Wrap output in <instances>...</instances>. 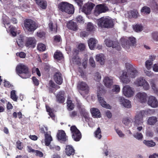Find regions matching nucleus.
Wrapping results in <instances>:
<instances>
[{
    "label": "nucleus",
    "instance_id": "obj_36",
    "mask_svg": "<svg viewBox=\"0 0 158 158\" xmlns=\"http://www.w3.org/2000/svg\"><path fill=\"white\" fill-rule=\"evenodd\" d=\"M143 143L145 145L148 147H152L155 146L156 145V143L152 140H144Z\"/></svg>",
    "mask_w": 158,
    "mask_h": 158
},
{
    "label": "nucleus",
    "instance_id": "obj_17",
    "mask_svg": "<svg viewBox=\"0 0 158 158\" xmlns=\"http://www.w3.org/2000/svg\"><path fill=\"white\" fill-rule=\"evenodd\" d=\"M149 105L152 107H156L158 106V102L155 97L150 96L148 102Z\"/></svg>",
    "mask_w": 158,
    "mask_h": 158
},
{
    "label": "nucleus",
    "instance_id": "obj_38",
    "mask_svg": "<svg viewBox=\"0 0 158 158\" xmlns=\"http://www.w3.org/2000/svg\"><path fill=\"white\" fill-rule=\"evenodd\" d=\"M72 60L76 64L78 65L81 64V59L78 55H73Z\"/></svg>",
    "mask_w": 158,
    "mask_h": 158
},
{
    "label": "nucleus",
    "instance_id": "obj_27",
    "mask_svg": "<svg viewBox=\"0 0 158 158\" xmlns=\"http://www.w3.org/2000/svg\"><path fill=\"white\" fill-rule=\"evenodd\" d=\"M107 18L104 17H101L98 20V25L99 27L102 28H105L106 22H107L106 21Z\"/></svg>",
    "mask_w": 158,
    "mask_h": 158
},
{
    "label": "nucleus",
    "instance_id": "obj_23",
    "mask_svg": "<svg viewBox=\"0 0 158 158\" xmlns=\"http://www.w3.org/2000/svg\"><path fill=\"white\" fill-rule=\"evenodd\" d=\"M90 113L93 118H100L101 117L99 110L96 108H92L90 110Z\"/></svg>",
    "mask_w": 158,
    "mask_h": 158
},
{
    "label": "nucleus",
    "instance_id": "obj_55",
    "mask_svg": "<svg viewBox=\"0 0 158 158\" xmlns=\"http://www.w3.org/2000/svg\"><path fill=\"white\" fill-rule=\"evenodd\" d=\"M77 111L73 110L69 112V116L72 118H73L77 115Z\"/></svg>",
    "mask_w": 158,
    "mask_h": 158
},
{
    "label": "nucleus",
    "instance_id": "obj_40",
    "mask_svg": "<svg viewBox=\"0 0 158 158\" xmlns=\"http://www.w3.org/2000/svg\"><path fill=\"white\" fill-rule=\"evenodd\" d=\"M157 118L156 117L152 116L149 118L148 120V124L153 125L157 122Z\"/></svg>",
    "mask_w": 158,
    "mask_h": 158
},
{
    "label": "nucleus",
    "instance_id": "obj_62",
    "mask_svg": "<svg viewBox=\"0 0 158 158\" xmlns=\"http://www.w3.org/2000/svg\"><path fill=\"white\" fill-rule=\"evenodd\" d=\"M120 88L118 85H114L113 86V88L112 89V92H116L118 93L119 92Z\"/></svg>",
    "mask_w": 158,
    "mask_h": 158
},
{
    "label": "nucleus",
    "instance_id": "obj_51",
    "mask_svg": "<svg viewBox=\"0 0 158 158\" xmlns=\"http://www.w3.org/2000/svg\"><path fill=\"white\" fill-rule=\"evenodd\" d=\"M94 26L91 23H89L87 25V30L88 31H93Z\"/></svg>",
    "mask_w": 158,
    "mask_h": 158
},
{
    "label": "nucleus",
    "instance_id": "obj_31",
    "mask_svg": "<svg viewBox=\"0 0 158 158\" xmlns=\"http://www.w3.org/2000/svg\"><path fill=\"white\" fill-rule=\"evenodd\" d=\"M96 60L99 62L100 64L102 65L104 64L105 62L104 56L103 54H99L96 56Z\"/></svg>",
    "mask_w": 158,
    "mask_h": 158
},
{
    "label": "nucleus",
    "instance_id": "obj_3",
    "mask_svg": "<svg viewBox=\"0 0 158 158\" xmlns=\"http://www.w3.org/2000/svg\"><path fill=\"white\" fill-rule=\"evenodd\" d=\"M24 25L27 31L32 33H33L38 27L37 24L35 21L28 19L24 20Z\"/></svg>",
    "mask_w": 158,
    "mask_h": 158
},
{
    "label": "nucleus",
    "instance_id": "obj_58",
    "mask_svg": "<svg viewBox=\"0 0 158 158\" xmlns=\"http://www.w3.org/2000/svg\"><path fill=\"white\" fill-rule=\"evenodd\" d=\"M54 41L56 43H58L62 40L60 35H56L54 36Z\"/></svg>",
    "mask_w": 158,
    "mask_h": 158
},
{
    "label": "nucleus",
    "instance_id": "obj_61",
    "mask_svg": "<svg viewBox=\"0 0 158 158\" xmlns=\"http://www.w3.org/2000/svg\"><path fill=\"white\" fill-rule=\"evenodd\" d=\"M17 56H19L21 58H25L26 54L23 52H17L16 53Z\"/></svg>",
    "mask_w": 158,
    "mask_h": 158
},
{
    "label": "nucleus",
    "instance_id": "obj_11",
    "mask_svg": "<svg viewBox=\"0 0 158 158\" xmlns=\"http://www.w3.org/2000/svg\"><path fill=\"white\" fill-rule=\"evenodd\" d=\"M136 39L134 37H130L128 38V40L126 41L125 42L122 44L123 47L126 49H128L130 46H134L136 44Z\"/></svg>",
    "mask_w": 158,
    "mask_h": 158
},
{
    "label": "nucleus",
    "instance_id": "obj_10",
    "mask_svg": "<svg viewBox=\"0 0 158 158\" xmlns=\"http://www.w3.org/2000/svg\"><path fill=\"white\" fill-rule=\"evenodd\" d=\"M77 88L79 91H84L87 94L89 91V87L86 82L84 81H79L77 84Z\"/></svg>",
    "mask_w": 158,
    "mask_h": 158
},
{
    "label": "nucleus",
    "instance_id": "obj_30",
    "mask_svg": "<svg viewBox=\"0 0 158 158\" xmlns=\"http://www.w3.org/2000/svg\"><path fill=\"white\" fill-rule=\"evenodd\" d=\"M68 5H70L69 3L67 2H62L58 5L59 10L62 12H64Z\"/></svg>",
    "mask_w": 158,
    "mask_h": 158
},
{
    "label": "nucleus",
    "instance_id": "obj_33",
    "mask_svg": "<svg viewBox=\"0 0 158 158\" xmlns=\"http://www.w3.org/2000/svg\"><path fill=\"white\" fill-rule=\"evenodd\" d=\"M106 21L107 22H106V23L105 28H111L114 27V22L112 19L107 18Z\"/></svg>",
    "mask_w": 158,
    "mask_h": 158
},
{
    "label": "nucleus",
    "instance_id": "obj_46",
    "mask_svg": "<svg viewBox=\"0 0 158 158\" xmlns=\"http://www.w3.org/2000/svg\"><path fill=\"white\" fill-rule=\"evenodd\" d=\"M134 30L137 32H140L143 30V26L141 25L136 24L133 27Z\"/></svg>",
    "mask_w": 158,
    "mask_h": 158
},
{
    "label": "nucleus",
    "instance_id": "obj_29",
    "mask_svg": "<svg viewBox=\"0 0 158 158\" xmlns=\"http://www.w3.org/2000/svg\"><path fill=\"white\" fill-rule=\"evenodd\" d=\"M97 41L93 38H90L88 41V44L90 49L93 50L95 48Z\"/></svg>",
    "mask_w": 158,
    "mask_h": 158
},
{
    "label": "nucleus",
    "instance_id": "obj_4",
    "mask_svg": "<svg viewBox=\"0 0 158 158\" xmlns=\"http://www.w3.org/2000/svg\"><path fill=\"white\" fill-rule=\"evenodd\" d=\"M147 112L144 110L140 111L137 112L135 117L134 125L136 126L141 125L143 123V118Z\"/></svg>",
    "mask_w": 158,
    "mask_h": 158
},
{
    "label": "nucleus",
    "instance_id": "obj_16",
    "mask_svg": "<svg viewBox=\"0 0 158 158\" xmlns=\"http://www.w3.org/2000/svg\"><path fill=\"white\" fill-rule=\"evenodd\" d=\"M36 41L34 37L27 38L26 40L25 45L27 47L34 48L36 44Z\"/></svg>",
    "mask_w": 158,
    "mask_h": 158
},
{
    "label": "nucleus",
    "instance_id": "obj_53",
    "mask_svg": "<svg viewBox=\"0 0 158 158\" xmlns=\"http://www.w3.org/2000/svg\"><path fill=\"white\" fill-rule=\"evenodd\" d=\"M130 122L131 121L130 118H124L123 120V123L126 126H128Z\"/></svg>",
    "mask_w": 158,
    "mask_h": 158
},
{
    "label": "nucleus",
    "instance_id": "obj_57",
    "mask_svg": "<svg viewBox=\"0 0 158 158\" xmlns=\"http://www.w3.org/2000/svg\"><path fill=\"white\" fill-rule=\"evenodd\" d=\"M32 80L33 84L36 86H38L39 84V82L38 80L35 77L33 76L32 77Z\"/></svg>",
    "mask_w": 158,
    "mask_h": 158
},
{
    "label": "nucleus",
    "instance_id": "obj_37",
    "mask_svg": "<svg viewBox=\"0 0 158 158\" xmlns=\"http://www.w3.org/2000/svg\"><path fill=\"white\" fill-rule=\"evenodd\" d=\"M23 38L20 36L16 40V42L19 48H22L23 46Z\"/></svg>",
    "mask_w": 158,
    "mask_h": 158
},
{
    "label": "nucleus",
    "instance_id": "obj_41",
    "mask_svg": "<svg viewBox=\"0 0 158 158\" xmlns=\"http://www.w3.org/2000/svg\"><path fill=\"white\" fill-rule=\"evenodd\" d=\"M101 131L99 127L97 128V130L94 132V135L95 137L100 139L102 137L101 135Z\"/></svg>",
    "mask_w": 158,
    "mask_h": 158
},
{
    "label": "nucleus",
    "instance_id": "obj_15",
    "mask_svg": "<svg viewBox=\"0 0 158 158\" xmlns=\"http://www.w3.org/2000/svg\"><path fill=\"white\" fill-rule=\"evenodd\" d=\"M136 99L141 103L146 102L147 100V94L143 92L138 93L135 96Z\"/></svg>",
    "mask_w": 158,
    "mask_h": 158
},
{
    "label": "nucleus",
    "instance_id": "obj_18",
    "mask_svg": "<svg viewBox=\"0 0 158 158\" xmlns=\"http://www.w3.org/2000/svg\"><path fill=\"white\" fill-rule=\"evenodd\" d=\"M54 79L55 82L59 85H61L63 81V79L62 74L59 72H57L55 73L54 75Z\"/></svg>",
    "mask_w": 158,
    "mask_h": 158
},
{
    "label": "nucleus",
    "instance_id": "obj_39",
    "mask_svg": "<svg viewBox=\"0 0 158 158\" xmlns=\"http://www.w3.org/2000/svg\"><path fill=\"white\" fill-rule=\"evenodd\" d=\"M67 104V108L69 111L73 110L74 108V104L72 103V100L68 99Z\"/></svg>",
    "mask_w": 158,
    "mask_h": 158
},
{
    "label": "nucleus",
    "instance_id": "obj_1",
    "mask_svg": "<svg viewBox=\"0 0 158 158\" xmlns=\"http://www.w3.org/2000/svg\"><path fill=\"white\" fill-rule=\"evenodd\" d=\"M129 66V68L127 70V72L123 71L122 75L120 76V79L122 82L125 84H127L130 81V77L134 78L137 75L138 72L135 69L133 68L132 66L129 64H127V67Z\"/></svg>",
    "mask_w": 158,
    "mask_h": 158
},
{
    "label": "nucleus",
    "instance_id": "obj_2",
    "mask_svg": "<svg viewBox=\"0 0 158 158\" xmlns=\"http://www.w3.org/2000/svg\"><path fill=\"white\" fill-rule=\"evenodd\" d=\"M16 71L19 76L23 79L28 78L31 76L28 67L23 64L18 65L16 67Z\"/></svg>",
    "mask_w": 158,
    "mask_h": 158
},
{
    "label": "nucleus",
    "instance_id": "obj_7",
    "mask_svg": "<svg viewBox=\"0 0 158 158\" xmlns=\"http://www.w3.org/2000/svg\"><path fill=\"white\" fill-rule=\"evenodd\" d=\"M77 107L81 116L84 118L86 121H88L90 119L89 113L87 112L85 106L80 104L77 105Z\"/></svg>",
    "mask_w": 158,
    "mask_h": 158
},
{
    "label": "nucleus",
    "instance_id": "obj_45",
    "mask_svg": "<svg viewBox=\"0 0 158 158\" xmlns=\"http://www.w3.org/2000/svg\"><path fill=\"white\" fill-rule=\"evenodd\" d=\"M38 49L40 51H44L46 49V47L45 44L42 43L39 44L37 46Z\"/></svg>",
    "mask_w": 158,
    "mask_h": 158
},
{
    "label": "nucleus",
    "instance_id": "obj_12",
    "mask_svg": "<svg viewBox=\"0 0 158 158\" xmlns=\"http://www.w3.org/2000/svg\"><path fill=\"white\" fill-rule=\"evenodd\" d=\"M95 6V5L92 2L86 3L83 6L82 11L86 15L89 14Z\"/></svg>",
    "mask_w": 158,
    "mask_h": 158
},
{
    "label": "nucleus",
    "instance_id": "obj_44",
    "mask_svg": "<svg viewBox=\"0 0 158 158\" xmlns=\"http://www.w3.org/2000/svg\"><path fill=\"white\" fill-rule=\"evenodd\" d=\"M134 137L136 139L139 140H141L143 138L142 134L140 132H137L133 135Z\"/></svg>",
    "mask_w": 158,
    "mask_h": 158
},
{
    "label": "nucleus",
    "instance_id": "obj_50",
    "mask_svg": "<svg viewBox=\"0 0 158 158\" xmlns=\"http://www.w3.org/2000/svg\"><path fill=\"white\" fill-rule=\"evenodd\" d=\"M152 64V62L151 60H148L146 61L145 62V66L149 70L151 69Z\"/></svg>",
    "mask_w": 158,
    "mask_h": 158
},
{
    "label": "nucleus",
    "instance_id": "obj_32",
    "mask_svg": "<svg viewBox=\"0 0 158 158\" xmlns=\"http://www.w3.org/2000/svg\"><path fill=\"white\" fill-rule=\"evenodd\" d=\"M54 58L57 60H60L63 58L62 53L59 51H56L54 55Z\"/></svg>",
    "mask_w": 158,
    "mask_h": 158
},
{
    "label": "nucleus",
    "instance_id": "obj_19",
    "mask_svg": "<svg viewBox=\"0 0 158 158\" xmlns=\"http://www.w3.org/2000/svg\"><path fill=\"white\" fill-rule=\"evenodd\" d=\"M57 137L59 140L62 142H65L67 140L66 134L63 130H59L57 135Z\"/></svg>",
    "mask_w": 158,
    "mask_h": 158
},
{
    "label": "nucleus",
    "instance_id": "obj_60",
    "mask_svg": "<svg viewBox=\"0 0 158 158\" xmlns=\"http://www.w3.org/2000/svg\"><path fill=\"white\" fill-rule=\"evenodd\" d=\"M89 62L90 64L92 67L93 68L95 67L96 65L93 57H91L89 59Z\"/></svg>",
    "mask_w": 158,
    "mask_h": 158
},
{
    "label": "nucleus",
    "instance_id": "obj_24",
    "mask_svg": "<svg viewBox=\"0 0 158 158\" xmlns=\"http://www.w3.org/2000/svg\"><path fill=\"white\" fill-rule=\"evenodd\" d=\"M44 133L45 135V145L49 146L50 144L51 141H52V138L50 134H49L48 132H45L44 131Z\"/></svg>",
    "mask_w": 158,
    "mask_h": 158
},
{
    "label": "nucleus",
    "instance_id": "obj_63",
    "mask_svg": "<svg viewBox=\"0 0 158 158\" xmlns=\"http://www.w3.org/2000/svg\"><path fill=\"white\" fill-rule=\"evenodd\" d=\"M152 88L153 90L155 92L158 91V89L156 87V85L154 81H152L151 83Z\"/></svg>",
    "mask_w": 158,
    "mask_h": 158
},
{
    "label": "nucleus",
    "instance_id": "obj_25",
    "mask_svg": "<svg viewBox=\"0 0 158 158\" xmlns=\"http://www.w3.org/2000/svg\"><path fill=\"white\" fill-rule=\"evenodd\" d=\"M65 153L68 156L73 155L75 154V150L70 145H67L65 149Z\"/></svg>",
    "mask_w": 158,
    "mask_h": 158
},
{
    "label": "nucleus",
    "instance_id": "obj_5",
    "mask_svg": "<svg viewBox=\"0 0 158 158\" xmlns=\"http://www.w3.org/2000/svg\"><path fill=\"white\" fill-rule=\"evenodd\" d=\"M135 83L137 86L142 87L144 90H148L150 88L148 83L143 77H140L138 78Z\"/></svg>",
    "mask_w": 158,
    "mask_h": 158
},
{
    "label": "nucleus",
    "instance_id": "obj_6",
    "mask_svg": "<svg viewBox=\"0 0 158 158\" xmlns=\"http://www.w3.org/2000/svg\"><path fill=\"white\" fill-rule=\"evenodd\" d=\"M70 131L72 134V137L76 141H79L81 138V134L80 131L75 125L72 126Z\"/></svg>",
    "mask_w": 158,
    "mask_h": 158
},
{
    "label": "nucleus",
    "instance_id": "obj_54",
    "mask_svg": "<svg viewBox=\"0 0 158 158\" xmlns=\"http://www.w3.org/2000/svg\"><path fill=\"white\" fill-rule=\"evenodd\" d=\"M131 14L132 17L135 18H136L138 17V13L137 10H133L131 12Z\"/></svg>",
    "mask_w": 158,
    "mask_h": 158
},
{
    "label": "nucleus",
    "instance_id": "obj_64",
    "mask_svg": "<svg viewBox=\"0 0 158 158\" xmlns=\"http://www.w3.org/2000/svg\"><path fill=\"white\" fill-rule=\"evenodd\" d=\"M153 39L156 40L158 41V33L157 32H153L152 34Z\"/></svg>",
    "mask_w": 158,
    "mask_h": 158
},
{
    "label": "nucleus",
    "instance_id": "obj_47",
    "mask_svg": "<svg viewBox=\"0 0 158 158\" xmlns=\"http://www.w3.org/2000/svg\"><path fill=\"white\" fill-rule=\"evenodd\" d=\"M101 75L98 72H97L95 73L94 77L95 80L97 81H99L101 80Z\"/></svg>",
    "mask_w": 158,
    "mask_h": 158
},
{
    "label": "nucleus",
    "instance_id": "obj_22",
    "mask_svg": "<svg viewBox=\"0 0 158 158\" xmlns=\"http://www.w3.org/2000/svg\"><path fill=\"white\" fill-rule=\"evenodd\" d=\"M67 26L68 29L73 31H76L78 29V27L76 23L72 20H70L67 23Z\"/></svg>",
    "mask_w": 158,
    "mask_h": 158
},
{
    "label": "nucleus",
    "instance_id": "obj_26",
    "mask_svg": "<svg viewBox=\"0 0 158 158\" xmlns=\"http://www.w3.org/2000/svg\"><path fill=\"white\" fill-rule=\"evenodd\" d=\"M48 27L49 30L53 33H56L57 32V26L56 23H53L52 21H50L48 24Z\"/></svg>",
    "mask_w": 158,
    "mask_h": 158
},
{
    "label": "nucleus",
    "instance_id": "obj_48",
    "mask_svg": "<svg viewBox=\"0 0 158 158\" xmlns=\"http://www.w3.org/2000/svg\"><path fill=\"white\" fill-rule=\"evenodd\" d=\"M46 33L45 32L40 31L37 32L36 33L37 36L41 38L44 37Z\"/></svg>",
    "mask_w": 158,
    "mask_h": 158
},
{
    "label": "nucleus",
    "instance_id": "obj_21",
    "mask_svg": "<svg viewBox=\"0 0 158 158\" xmlns=\"http://www.w3.org/2000/svg\"><path fill=\"white\" fill-rule=\"evenodd\" d=\"M119 101L120 103L122 104L125 107L127 108L131 107V102L129 100L126 99L124 98L120 97L119 98Z\"/></svg>",
    "mask_w": 158,
    "mask_h": 158
},
{
    "label": "nucleus",
    "instance_id": "obj_56",
    "mask_svg": "<svg viewBox=\"0 0 158 158\" xmlns=\"http://www.w3.org/2000/svg\"><path fill=\"white\" fill-rule=\"evenodd\" d=\"M16 147L19 150H21L23 148V145L22 142L19 140L16 143Z\"/></svg>",
    "mask_w": 158,
    "mask_h": 158
},
{
    "label": "nucleus",
    "instance_id": "obj_13",
    "mask_svg": "<svg viewBox=\"0 0 158 158\" xmlns=\"http://www.w3.org/2000/svg\"><path fill=\"white\" fill-rule=\"evenodd\" d=\"M123 94L127 97H131L133 96L134 94V91L128 85L124 86L123 90Z\"/></svg>",
    "mask_w": 158,
    "mask_h": 158
},
{
    "label": "nucleus",
    "instance_id": "obj_52",
    "mask_svg": "<svg viewBox=\"0 0 158 158\" xmlns=\"http://www.w3.org/2000/svg\"><path fill=\"white\" fill-rule=\"evenodd\" d=\"M50 148L51 150H52L54 151H59L60 149V146H58L53 145L52 146L50 145Z\"/></svg>",
    "mask_w": 158,
    "mask_h": 158
},
{
    "label": "nucleus",
    "instance_id": "obj_14",
    "mask_svg": "<svg viewBox=\"0 0 158 158\" xmlns=\"http://www.w3.org/2000/svg\"><path fill=\"white\" fill-rule=\"evenodd\" d=\"M65 92L63 91L59 92L56 95V101L59 104L63 103L65 101Z\"/></svg>",
    "mask_w": 158,
    "mask_h": 158
},
{
    "label": "nucleus",
    "instance_id": "obj_34",
    "mask_svg": "<svg viewBox=\"0 0 158 158\" xmlns=\"http://www.w3.org/2000/svg\"><path fill=\"white\" fill-rule=\"evenodd\" d=\"M148 6L152 9L158 10V5L156 3L155 0H150Z\"/></svg>",
    "mask_w": 158,
    "mask_h": 158
},
{
    "label": "nucleus",
    "instance_id": "obj_43",
    "mask_svg": "<svg viewBox=\"0 0 158 158\" xmlns=\"http://www.w3.org/2000/svg\"><path fill=\"white\" fill-rule=\"evenodd\" d=\"M15 91V90H12L10 92V98L14 101L16 102L18 99V97H17Z\"/></svg>",
    "mask_w": 158,
    "mask_h": 158
},
{
    "label": "nucleus",
    "instance_id": "obj_35",
    "mask_svg": "<svg viewBox=\"0 0 158 158\" xmlns=\"http://www.w3.org/2000/svg\"><path fill=\"white\" fill-rule=\"evenodd\" d=\"M69 5L67 6L64 12L69 14H72L74 12V8L72 5L69 4Z\"/></svg>",
    "mask_w": 158,
    "mask_h": 158
},
{
    "label": "nucleus",
    "instance_id": "obj_9",
    "mask_svg": "<svg viewBox=\"0 0 158 158\" xmlns=\"http://www.w3.org/2000/svg\"><path fill=\"white\" fill-rule=\"evenodd\" d=\"M104 42L106 45L108 47H112V48H115L118 51L120 50L121 49L119 43L117 41L113 42L110 39H107L105 40Z\"/></svg>",
    "mask_w": 158,
    "mask_h": 158
},
{
    "label": "nucleus",
    "instance_id": "obj_20",
    "mask_svg": "<svg viewBox=\"0 0 158 158\" xmlns=\"http://www.w3.org/2000/svg\"><path fill=\"white\" fill-rule=\"evenodd\" d=\"M97 97L99 103L102 107L108 109L110 108V106L109 104L106 103V102L105 101L104 98L101 97L99 92L97 93Z\"/></svg>",
    "mask_w": 158,
    "mask_h": 158
},
{
    "label": "nucleus",
    "instance_id": "obj_49",
    "mask_svg": "<svg viewBox=\"0 0 158 158\" xmlns=\"http://www.w3.org/2000/svg\"><path fill=\"white\" fill-rule=\"evenodd\" d=\"M40 5H37L39 6L42 8L43 9H45L47 6V2L46 1H44L42 2H41Z\"/></svg>",
    "mask_w": 158,
    "mask_h": 158
},
{
    "label": "nucleus",
    "instance_id": "obj_28",
    "mask_svg": "<svg viewBox=\"0 0 158 158\" xmlns=\"http://www.w3.org/2000/svg\"><path fill=\"white\" fill-rule=\"evenodd\" d=\"M103 82L106 87L110 88L113 85V79L108 77H105L103 80Z\"/></svg>",
    "mask_w": 158,
    "mask_h": 158
},
{
    "label": "nucleus",
    "instance_id": "obj_42",
    "mask_svg": "<svg viewBox=\"0 0 158 158\" xmlns=\"http://www.w3.org/2000/svg\"><path fill=\"white\" fill-rule=\"evenodd\" d=\"M141 12L144 14H149L151 12L150 9L148 6H144L142 8Z\"/></svg>",
    "mask_w": 158,
    "mask_h": 158
},
{
    "label": "nucleus",
    "instance_id": "obj_59",
    "mask_svg": "<svg viewBox=\"0 0 158 158\" xmlns=\"http://www.w3.org/2000/svg\"><path fill=\"white\" fill-rule=\"evenodd\" d=\"M34 152L35 153V155L36 156L41 157H43L44 156V154L42 152L38 150H35Z\"/></svg>",
    "mask_w": 158,
    "mask_h": 158
},
{
    "label": "nucleus",
    "instance_id": "obj_8",
    "mask_svg": "<svg viewBox=\"0 0 158 158\" xmlns=\"http://www.w3.org/2000/svg\"><path fill=\"white\" fill-rule=\"evenodd\" d=\"M108 10V8L104 4L97 5L95 9L94 14L96 16H98L102 13H105Z\"/></svg>",
    "mask_w": 158,
    "mask_h": 158
}]
</instances>
